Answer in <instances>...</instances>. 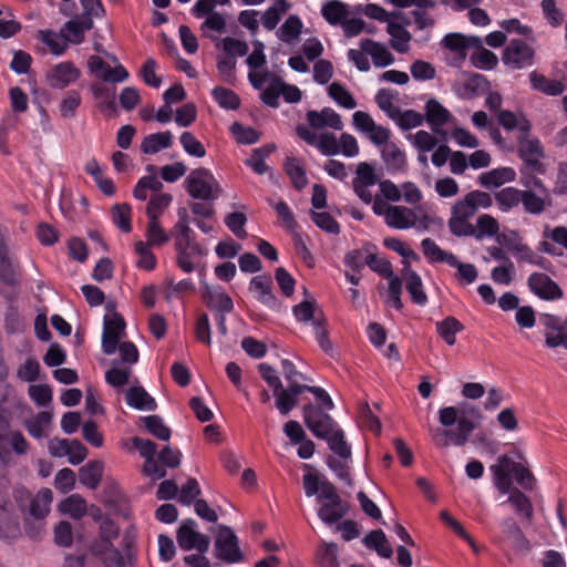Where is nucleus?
I'll return each instance as SVG.
<instances>
[{"label":"nucleus","instance_id":"f257e3e1","mask_svg":"<svg viewBox=\"0 0 567 567\" xmlns=\"http://www.w3.org/2000/svg\"><path fill=\"white\" fill-rule=\"evenodd\" d=\"M437 416L444 429H433L431 435L440 447L464 446L482 419L478 408L466 402L441 408Z\"/></svg>","mask_w":567,"mask_h":567},{"label":"nucleus","instance_id":"f03ea898","mask_svg":"<svg viewBox=\"0 0 567 567\" xmlns=\"http://www.w3.org/2000/svg\"><path fill=\"white\" fill-rule=\"evenodd\" d=\"M372 210L377 216L383 217L385 225L393 229H426L430 221L421 208L390 205L379 196L373 200Z\"/></svg>","mask_w":567,"mask_h":567},{"label":"nucleus","instance_id":"7ed1b4c3","mask_svg":"<svg viewBox=\"0 0 567 567\" xmlns=\"http://www.w3.org/2000/svg\"><path fill=\"white\" fill-rule=\"evenodd\" d=\"M163 187V183L151 174L141 177L133 188V197L142 202L147 199L150 192L152 193L145 209L147 219H159L173 202L171 194L162 192Z\"/></svg>","mask_w":567,"mask_h":567},{"label":"nucleus","instance_id":"20e7f679","mask_svg":"<svg viewBox=\"0 0 567 567\" xmlns=\"http://www.w3.org/2000/svg\"><path fill=\"white\" fill-rule=\"evenodd\" d=\"M184 187L192 198L209 203H214L221 194L219 182L204 167L193 169L185 178Z\"/></svg>","mask_w":567,"mask_h":567},{"label":"nucleus","instance_id":"39448f33","mask_svg":"<svg viewBox=\"0 0 567 567\" xmlns=\"http://www.w3.org/2000/svg\"><path fill=\"white\" fill-rule=\"evenodd\" d=\"M123 547L121 551L113 543H95L93 553L105 567H135L136 555L128 535L123 537Z\"/></svg>","mask_w":567,"mask_h":567},{"label":"nucleus","instance_id":"423d86ee","mask_svg":"<svg viewBox=\"0 0 567 567\" xmlns=\"http://www.w3.org/2000/svg\"><path fill=\"white\" fill-rule=\"evenodd\" d=\"M14 498L21 508H25L27 516L33 519L44 520L50 513V506L53 501V493L50 488H41L34 496L24 487L14 491Z\"/></svg>","mask_w":567,"mask_h":567},{"label":"nucleus","instance_id":"0eeeda50","mask_svg":"<svg viewBox=\"0 0 567 567\" xmlns=\"http://www.w3.org/2000/svg\"><path fill=\"white\" fill-rule=\"evenodd\" d=\"M327 501L318 511L319 518L327 525H332L343 518L348 513V504L341 499L332 483H324L320 501Z\"/></svg>","mask_w":567,"mask_h":567},{"label":"nucleus","instance_id":"6e6552de","mask_svg":"<svg viewBox=\"0 0 567 567\" xmlns=\"http://www.w3.org/2000/svg\"><path fill=\"white\" fill-rule=\"evenodd\" d=\"M13 505L10 499V481L7 476H0V537L13 540L20 536V527L16 519L11 518Z\"/></svg>","mask_w":567,"mask_h":567},{"label":"nucleus","instance_id":"1a4fd4ad","mask_svg":"<svg viewBox=\"0 0 567 567\" xmlns=\"http://www.w3.org/2000/svg\"><path fill=\"white\" fill-rule=\"evenodd\" d=\"M110 313H106L103 319V333H102V351L107 354H114L117 351L121 339L125 337V321L120 313L111 311L112 306L106 305Z\"/></svg>","mask_w":567,"mask_h":567},{"label":"nucleus","instance_id":"9d476101","mask_svg":"<svg viewBox=\"0 0 567 567\" xmlns=\"http://www.w3.org/2000/svg\"><path fill=\"white\" fill-rule=\"evenodd\" d=\"M354 128L364 134L369 141L378 147L390 144L391 131L384 126L378 125L372 116L363 111H357L352 114Z\"/></svg>","mask_w":567,"mask_h":567},{"label":"nucleus","instance_id":"9b49d317","mask_svg":"<svg viewBox=\"0 0 567 567\" xmlns=\"http://www.w3.org/2000/svg\"><path fill=\"white\" fill-rule=\"evenodd\" d=\"M215 556L228 564L239 563L244 559L238 538L228 526H219V533L215 540Z\"/></svg>","mask_w":567,"mask_h":567},{"label":"nucleus","instance_id":"f8f14e48","mask_svg":"<svg viewBox=\"0 0 567 567\" xmlns=\"http://www.w3.org/2000/svg\"><path fill=\"white\" fill-rule=\"evenodd\" d=\"M535 56V50L519 39H513L505 47L502 61L503 63L513 70H522L533 65Z\"/></svg>","mask_w":567,"mask_h":567},{"label":"nucleus","instance_id":"ddd939ff","mask_svg":"<svg viewBox=\"0 0 567 567\" xmlns=\"http://www.w3.org/2000/svg\"><path fill=\"white\" fill-rule=\"evenodd\" d=\"M197 524L194 519L184 520L177 530V543L183 550L196 549L204 554L209 548V538L207 535L199 533Z\"/></svg>","mask_w":567,"mask_h":567},{"label":"nucleus","instance_id":"4468645a","mask_svg":"<svg viewBox=\"0 0 567 567\" xmlns=\"http://www.w3.org/2000/svg\"><path fill=\"white\" fill-rule=\"evenodd\" d=\"M476 209L468 197L465 195L462 199L457 200L451 212L449 219L450 231L457 237L471 234V223L468 219L476 214Z\"/></svg>","mask_w":567,"mask_h":567},{"label":"nucleus","instance_id":"2eb2a0df","mask_svg":"<svg viewBox=\"0 0 567 567\" xmlns=\"http://www.w3.org/2000/svg\"><path fill=\"white\" fill-rule=\"evenodd\" d=\"M400 9L413 8L412 17L417 30L430 29L434 25L435 20L430 14V10L436 7L434 0H384Z\"/></svg>","mask_w":567,"mask_h":567},{"label":"nucleus","instance_id":"dca6fc26","mask_svg":"<svg viewBox=\"0 0 567 567\" xmlns=\"http://www.w3.org/2000/svg\"><path fill=\"white\" fill-rule=\"evenodd\" d=\"M296 132L302 141L316 147L324 156H334L340 153L338 138L333 133L318 135L306 125H298Z\"/></svg>","mask_w":567,"mask_h":567},{"label":"nucleus","instance_id":"f3484780","mask_svg":"<svg viewBox=\"0 0 567 567\" xmlns=\"http://www.w3.org/2000/svg\"><path fill=\"white\" fill-rule=\"evenodd\" d=\"M377 184V176L371 164L359 163L355 171V177L352 181L353 190L357 196L365 204H372L375 198L371 187Z\"/></svg>","mask_w":567,"mask_h":567},{"label":"nucleus","instance_id":"a211bd4d","mask_svg":"<svg viewBox=\"0 0 567 567\" xmlns=\"http://www.w3.org/2000/svg\"><path fill=\"white\" fill-rule=\"evenodd\" d=\"M81 76V71L71 61H63L53 65L45 73V81L52 89H65L75 83Z\"/></svg>","mask_w":567,"mask_h":567},{"label":"nucleus","instance_id":"6ab92c4d","mask_svg":"<svg viewBox=\"0 0 567 567\" xmlns=\"http://www.w3.org/2000/svg\"><path fill=\"white\" fill-rule=\"evenodd\" d=\"M518 153L519 157L532 172L537 174L545 173L544 164L540 162L544 152L538 138H528L527 135L519 136Z\"/></svg>","mask_w":567,"mask_h":567},{"label":"nucleus","instance_id":"aec40b11","mask_svg":"<svg viewBox=\"0 0 567 567\" xmlns=\"http://www.w3.org/2000/svg\"><path fill=\"white\" fill-rule=\"evenodd\" d=\"M134 447L138 451L142 457L145 458L143 472L153 481L163 478L166 475V470L158 465L154 460L156 454V445L147 439L135 436L132 439Z\"/></svg>","mask_w":567,"mask_h":567},{"label":"nucleus","instance_id":"412c9836","mask_svg":"<svg viewBox=\"0 0 567 567\" xmlns=\"http://www.w3.org/2000/svg\"><path fill=\"white\" fill-rule=\"evenodd\" d=\"M518 464L519 463L505 454L499 456L497 463L489 467L493 475V484L501 494L505 495L509 493L512 487V476L514 475Z\"/></svg>","mask_w":567,"mask_h":567},{"label":"nucleus","instance_id":"4be33fe9","mask_svg":"<svg viewBox=\"0 0 567 567\" xmlns=\"http://www.w3.org/2000/svg\"><path fill=\"white\" fill-rule=\"evenodd\" d=\"M529 290L539 299L553 301L563 297V290L548 275L533 272L527 279Z\"/></svg>","mask_w":567,"mask_h":567},{"label":"nucleus","instance_id":"5701e85b","mask_svg":"<svg viewBox=\"0 0 567 567\" xmlns=\"http://www.w3.org/2000/svg\"><path fill=\"white\" fill-rule=\"evenodd\" d=\"M87 66L97 79L110 83H122L130 76L127 70L122 64L112 68L101 56L93 55L87 61Z\"/></svg>","mask_w":567,"mask_h":567},{"label":"nucleus","instance_id":"b1692460","mask_svg":"<svg viewBox=\"0 0 567 567\" xmlns=\"http://www.w3.org/2000/svg\"><path fill=\"white\" fill-rule=\"evenodd\" d=\"M303 419L307 427L315 436L320 439H323L336 429L332 417L318 408H305Z\"/></svg>","mask_w":567,"mask_h":567},{"label":"nucleus","instance_id":"393cba45","mask_svg":"<svg viewBox=\"0 0 567 567\" xmlns=\"http://www.w3.org/2000/svg\"><path fill=\"white\" fill-rule=\"evenodd\" d=\"M411 21L405 14V19H393L386 25V32L390 35V45L399 53H406L410 50L412 40L411 33L406 30Z\"/></svg>","mask_w":567,"mask_h":567},{"label":"nucleus","instance_id":"a878e982","mask_svg":"<svg viewBox=\"0 0 567 567\" xmlns=\"http://www.w3.org/2000/svg\"><path fill=\"white\" fill-rule=\"evenodd\" d=\"M402 278L405 281V289L412 302L421 307L425 306L427 303V296L421 277L412 269L410 261H402Z\"/></svg>","mask_w":567,"mask_h":567},{"label":"nucleus","instance_id":"bb28decb","mask_svg":"<svg viewBox=\"0 0 567 567\" xmlns=\"http://www.w3.org/2000/svg\"><path fill=\"white\" fill-rule=\"evenodd\" d=\"M93 25V20L89 16L78 14L61 28V32L66 44H80L84 41L85 32L90 31Z\"/></svg>","mask_w":567,"mask_h":567},{"label":"nucleus","instance_id":"cd10ccee","mask_svg":"<svg viewBox=\"0 0 567 567\" xmlns=\"http://www.w3.org/2000/svg\"><path fill=\"white\" fill-rule=\"evenodd\" d=\"M11 450L17 455L27 454L29 450V443L23 434L19 431H9L4 434L0 433V461L8 463L11 456Z\"/></svg>","mask_w":567,"mask_h":567},{"label":"nucleus","instance_id":"c85d7f7f","mask_svg":"<svg viewBox=\"0 0 567 567\" xmlns=\"http://www.w3.org/2000/svg\"><path fill=\"white\" fill-rule=\"evenodd\" d=\"M175 250L176 265L185 274L195 271L199 266L202 257L205 255L204 249L198 243L175 247Z\"/></svg>","mask_w":567,"mask_h":567},{"label":"nucleus","instance_id":"c756f323","mask_svg":"<svg viewBox=\"0 0 567 567\" xmlns=\"http://www.w3.org/2000/svg\"><path fill=\"white\" fill-rule=\"evenodd\" d=\"M249 290L255 293L259 302L270 309L278 310L280 303L272 292V281L267 276H256L249 282Z\"/></svg>","mask_w":567,"mask_h":567},{"label":"nucleus","instance_id":"7c9ffc66","mask_svg":"<svg viewBox=\"0 0 567 567\" xmlns=\"http://www.w3.org/2000/svg\"><path fill=\"white\" fill-rule=\"evenodd\" d=\"M307 121L309 126L315 130L329 127L341 131L343 128L341 116L331 107H323L321 111H309Z\"/></svg>","mask_w":567,"mask_h":567},{"label":"nucleus","instance_id":"2f4dec72","mask_svg":"<svg viewBox=\"0 0 567 567\" xmlns=\"http://www.w3.org/2000/svg\"><path fill=\"white\" fill-rule=\"evenodd\" d=\"M306 392L305 384L288 385L286 389L275 390L276 408L281 415H288L298 404V396Z\"/></svg>","mask_w":567,"mask_h":567},{"label":"nucleus","instance_id":"473e14b6","mask_svg":"<svg viewBox=\"0 0 567 567\" xmlns=\"http://www.w3.org/2000/svg\"><path fill=\"white\" fill-rule=\"evenodd\" d=\"M441 44L445 49L465 58L466 50L470 48H481L483 40L476 35L466 37L461 33H449L442 39Z\"/></svg>","mask_w":567,"mask_h":567},{"label":"nucleus","instance_id":"72a5a7b5","mask_svg":"<svg viewBox=\"0 0 567 567\" xmlns=\"http://www.w3.org/2000/svg\"><path fill=\"white\" fill-rule=\"evenodd\" d=\"M359 47L369 53L375 68H385L394 62V56L390 50L381 42L371 39H363Z\"/></svg>","mask_w":567,"mask_h":567},{"label":"nucleus","instance_id":"f704fd0d","mask_svg":"<svg viewBox=\"0 0 567 567\" xmlns=\"http://www.w3.org/2000/svg\"><path fill=\"white\" fill-rule=\"evenodd\" d=\"M497 121L505 131L516 130L520 133V136L528 135L532 130V124L523 112L499 111Z\"/></svg>","mask_w":567,"mask_h":567},{"label":"nucleus","instance_id":"c9c22d12","mask_svg":"<svg viewBox=\"0 0 567 567\" xmlns=\"http://www.w3.org/2000/svg\"><path fill=\"white\" fill-rule=\"evenodd\" d=\"M424 111V120L434 132H437L440 127L446 125L452 118L451 112L435 99H430L425 103Z\"/></svg>","mask_w":567,"mask_h":567},{"label":"nucleus","instance_id":"e433bc0d","mask_svg":"<svg viewBox=\"0 0 567 567\" xmlns=\"http://www.w3.org/2000/svg\"><path fill=\"white\" fill-rule=\"evenodd\" d=\"M125 401L128 406L138 411H155L157 408L155 399L140 385L126 390Z\"/></svg>","mask_w":567,"mask_h":567},{"label":"nucleus","instance_id":"4c0bfd02","mask_svg":"<svg viewBox=\"0 0 567 567\" xmlns=\"http://www.w3.org/2000/svg\"><path fill=\"white\" fill-rule=\"evenodd\" d=\"M381 157L390 173L402 172L406 167L405 152L395 143L385 144L381 148Z\"/></svg>","mask_w":567,"mask_h":567},{"label":"nucleus","instance_id":"58836bf2","mask_svg":"<svg viewBox=\"0 0 567 567\" xmlns=\"http://www.w3.org/2000/svg\"><path fill=\"white\" fill-rule=\"evenodd\" d=\"M96 107L106 116H111L115 112V89L96 83L91 85Z\"/></svg>","mask_w":567,"mask_h":567},{"label":"nucleus","instance_id":"ea45409f","mask_svg":"<svg viewBox=\"0 0 567 567\" xmlns=\"http://www.w3.org/2000/svg\"><path fill=\"white\" fill-rule=\"evenodd\" d=\"M498 231V221L493 216L484 214L478 216L475 226L471 224V234L462 235V237H474L476 240H483L494 237Z\"/></svg>","mask_w":567,"mask_h":567},{"label":"nucleus","instance_id":"a19ab883","mask_svg":"<svg viewBox=\"0 0 567 567\" xmlns=\"http://www.w3.org/2000/svg\"><path fill=\"white\" fill-rule=\"evenodd\" d=\"M303 22L297 14H290L277 29L276 37L286 44L296 43L302 33Z\"/></svg>","mask_w":567,"mask_h":567},{"label":"nucleus","instance_id":"79ce46f5","mask_svg":"<svg viewBox=\"0 0 567 567\" xmlns=\"http://www.w3.org/2000/svg\"><path fill=\"white\" fill-rule=\"evenodd\" d=\"M204 298L209 309L216 312H231L234 310L233 299L220 288H206Z\"/></svg>","mask_w":567,"mask_h":567},{"label":"nucleus","instance_id":"37998d69","mask_svg":"<svg viewBox=\"0 0 567 567\" xmlns=\"http://www.w3.org/2000/svg\"><path fill=\"white\" fill-rule=\"evenodd\" d=\"M528 78L533 90L549 96L560 95L566 89L560 81L548 79L537 71L530 72Z\"/></svg>","mask_w":567,"mask_h":567},{"label":"nucleus","instance_id":"c03bdc74","mask_svg":"<svg viewBox=\"0 0 567 567\" xmlns=\"http://www.w3.org/2000/svg\"><path fill=\"white\" fill-rule=\"evenodd\" d=\"M172 236L175 247L197 244L194 241V231L189 227L188 215L184 208L178 210V219L173 227Z\"/></svg>","mask_w":567,"mask_h":567},{"label":"nucleus","instance_id":"a18cd8bd","mask_svg":"<svg viewBox=\"0 0 567 567\" xmlns=\"http://www.w3.org/2000/svg\"><path fill=\"white\" fill-rule=\"evenodd\" d=\"M321 14L331 25H342L350 16L349 6L339 0H329L321 7Z\"/></svg>","mask_w":567,"mask_h":567},{"label":"nucleus","instance_id":"49530a36","mask_svg":"<svg viewBox=\"0 0 567 567\" xmlns=\"http://www.w3.org/2000/svg\"><path fill=\"white\" fill-rule=\"evenodd\" d=\"M421 249L430 264L445 262L450 266L455 262V255L443 250L432 238H424Z\"/></svg>","mask_w":567,"mask_h":567},{"label":"nucleus","instance_id":"de8ad7c7","mask_svg":"<svg viewBox=\"0 0 567 567\" xmlns=\"http://www.w3.org/2000/svg\"><path fill=\"white\" fill-rule=\"evenodd\" d=\"M226 18L219 12L209 13L200 24L204 37L212 41H219V35L226 32Z\"/></svg>","mask_w":567,"mask_h":567},{"label":"nucleus","instance_id":"09e8293b","mask_svg":"<svg viewBox=\"0 0 567 567\" xmlns=\"http://www.w3.org/2000/svg\"><path fill=\"white\" fill-rule=\"evenodd\" d=\"M172 144L173 134L169 131L154 133L143 138L141 151L144 154H156L162 150L169 148Z\"/></svg>","mask_w":567,"mask_h":567},{"label":"nucleus","instance_id":"8fccbe9b","mask_svg":"<svg viewBox=\"0 0 567 567\" xmlns=\"http://www.w3.org/2000/svg\"><path fill=\"white\" fill-rule=\"evenodd\" d=\"M104 471L102 461L95 460L87 462L80 468V482L90 489H96L101 483Z\"/></svg>","mask_w":567,"mask_h":567},{"label":"nucleus","instance_id":"3c124183","mask_svg":"<svg viewBox=\"0 0 567 567\" xmlns=\"http://www.w3.org/2000/svg\"><path fill=\"white\" fill-rule=\"evenodd\" d=\"M363 544L365 547L375 550L383 558H391L393 555V549L381 529L371 530L363 538Z\"/></svg>","mask_w":567,"mask_h":567},{"label":"nucleus","instance_id":"603ef678","mask_svg":"<svg viewBox=\"0 0 567 567\" xmlns=\"http://www.w3.org/2000/svg\"><path fill=\"white\" fill-rule=\"evenodd\" d=\"M464 326L455 317L449 316L435 323L436 333L443 339L447 346H454L456 334L463 331Z\"/></svg>","mask_w":567,"mask_h":567},{"label":"nucleus","instance_id":"864d4df0","mask_svg":"<svg viewBox=\"0 0 567 567\" xmlns=\"http://www.w3.org/2000/svg\"><path fill=\"white\" fill-rule=\"evenodd\" d=\"M478 179L480 184L486 188L499 187L505 183L513 182L515 179V172L509 167L495 168L481 174Z\"/></svg>","mask_w":567,"mask_h":567},{"label":"nucleus","instance_id":"5fc2aeb1","mask_svg":"<svg viewBox=\"0 0 567 567\" xmlns=\"http://www.w3.org/2000/svg\"><path fill=\"white\" fill-rule=\"evenodd\" d=\"M290 8L291 4L287 0H276L274 6L262 13L260 18L261 24L268 31L275 30L280 22L282 14H285Z\"/></svg>","mask_w":567,"mask_h":567},{"label":"nucleus","instance_id":"6e6d98bb","mask_svg":"<svg viewBox=\"0 0 567 567\" xmlns=\"http://www.w3.org/2000/svg\"><path fill=\"white\" fill-rule=\"evenodd\" d=\"M59 511L73 519H81L87 513L86 501L79 494H72L60 502Z\"/></svg>","mask_w":567,"mask_h":567},{"label":"nucleus","instance_id":"4d7b16f0","mask_svg":"<svg viewBox=\"0 0 567 567\" xmlns=\"http://www.w3.org/2000/svg\"><path fill=\"white\" fill-rule=\"evenodd\" d=\"M522 193L515 187H505L495 193V202L498 209L503 213H508L517 207L522 202Z\"/></svg>","mask_w":567,"mask_h":567},{"label":"nucleus","instance_id":"13d9d810","mask_svg":"<svg viewBox=\"0 0 567 567\" xmlns=\"http://www.w3.org/2000/svg\"><path fill=\"white\" fill-rule=\"evenodd\" d=\"M153 245H150L143 240H137L134 244V252L137 256L135 262L136 267L146 271H152L156 268L157 259L152 251Z\"/></svg>","mask_w":567,"mask_h":567},{"label":"nucleus","instance_id":"bf43d9fd","mask_svg":"<svg viewBox=\"0 0 567 567\" xmlns=\"http://www.w3.org/2000/svg\"><path fill=\"white\" fill-rule=\"evenodd\" d=\"M37 39L41 41L43 44H45L50 49V52L56 56L62 55L68 48V44L61 31L56 33L48 29L39 30L37 32Z\"/></svg>","mask_w":567,"mask_h":567},{"label":"nucleus","instance_id":"052dcab7","mask_svg":"<svg viewBox=\"0 0 567 567\" xmlns=\"http://www.w3.org/2000/svg\"><path fill=\"white\" fill-rule=\"evenodd\" d=\"M520 203L526 213L532 215H539L546 209V207L551 205V198L537 195L532 190H523Z\"/></svg>","mask_w":567,"mask_h":567},{"label":"nucleus","instance_id":"680f3d73","mask_svg":"<svg viewBox=\"0 0 567 567\" xmlns=\"http://www.w3.org/2000/svg\"><path fill=\"white\" fill-rule=\"evenodd\" d=\"M145 238V243L161 247L171 240V235L162 227L159 219H147Z\"/></svg>","mask_w":567,"mask_h":567},{"label":"nucleus","instance_id":"e2e57ef3","mask_svg":"<svg viewBox=\"0 0 567 567\" xmlns=\"http://www.w3.org/2000/svg\"><path fill=\"white\" fill-rule=\"evenodd\" d=\"M328 95L343 109L353 110L357 106L352 94L339 82H333L328 86Z\"/></svg>","mask_w":567,"mask_h":567},{"label":"nucleus","instance_id":"0e129e2a","mask_svg":"<svg viewBox=\"0 0 567 567\" xmlns=\"http://www.w3.org/2000/svg\"><path fill=\"white\" fill-rule=\"evenodd\" d=\"M51 420L50 412H39L35 416L25 421V429L32 437L41 439L45 435V430L50 426Z\"/></svg>","mask_w":567,"mask_h":567},{"label":"nucleus","instance_id":"69168bd1","mask_svg":"<svg viewBox=\"0 0 567 567\" xmlns=\"http://www.w3.org/2000/svg\"><path fill=\"white\" fill-rule=\"evenodd\" d=\"M508 494L507 503L513 506L516 514L530 519L533 517V505L530 499L517 488H511Z\"/></svg>","mask_w":567,"mask_h":567},{"label":"nucleus","instance_id":"338daca9","mask_svg":"<svg viewBox=\"0 0 567 567\" xmlns=\"http://www.w3.org/2000/svg\"><path fill=\"white\" fill-rule=\"evenodd\" d=\"M285 171L296 189H302L307 186L308 178L306 172L297 158H287L285 162Z\"/></svg>","mask_w":567,"mask_h":567},{"label":"nucleus","instance_id":"774afa93","mask_svg":"<svg viewBox=\"0 0 567 567\" xmlns=\"http://www.w3.org/2000/svg\"><path fill=\"white\" fill-rule=\"evenodd\" d=\"M317 560L321 567H339L337 544L323 542L317 549Z\"/></svg>","mask_w":567,"mask_h":567}]
</instances>
